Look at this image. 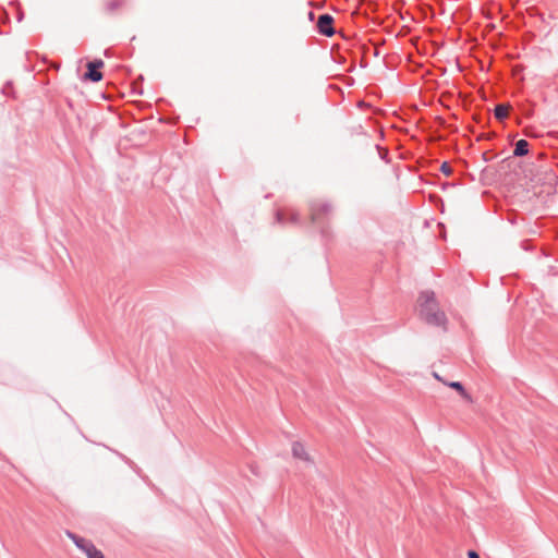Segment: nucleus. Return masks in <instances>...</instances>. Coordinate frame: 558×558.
<instances>
[{"label": "nucleus", "instance_id": "1", "mask_svg": "<svg viewBox=\"0 0 558 558\" xmlns=\"http://www.w3.org/2000/svg\"><path fill=\"white\" fill-rule=\"evenodd\" d=\"M420 315L425 323L436 327H442L446 330L447 317L439 310L438 303L433 291H423L418 296Z\"/></svg>", "mask_w": 558, "mask_h": 558}, {"label": "nucleus", "instance_id": "2", "mask_svg": "<svg viewBox=\"0 0 558 558\" xmlns=\"http://www.w3.org/2000/svg\"><path fill=\"white\" fill-rule=\"evenodd\" d=\"M310 213L312 222L320 226L332 214V205L325 201H312L310 203Z\"/></svg>", "mask_w": 558, "mask_h": 558}, {"label": "nucleus", "instance_id": "3", "mask_svg": "<svg viewBox=\"0 0 558 558\" xmlns=\"http://www.w3.org/2000/svg\"><path fill=\"white\" fill-rule=\"evenodd\" d=\"M105 63L101 59H96L87 63V71L84 74V78L94 83L102 80V73L100 69L104 68Z\"/></svg>", "mask_w": 558, "mask_h": 558}, {"label": "nucleus", "instance_id": "4", "mask_svg": "<svg viewBox=\"0 0 558 558\" xmlns=\"http://www.w3.org/2000/svg\"><path fill=\"white\" fill-rule=\"evenodd\" d=\"M316 27L318 33L326 37H331L336 33L333 28V17L328 13L318 16Z\"/></svg>", "mask_w": 558, "mask_h": 558}, {"label": "nucleus", "instance_id": "5", "mask_svg": "<svg viewBox=\"0 0 558 558\" xmlns=\"http://www.w3.org/2000/svg\"><path fill=\"white\" fill-rule=\"evenodd\" d=\"M276 221L279 225H287V223H298L299 222V214L294 210H277L276 211Z\"/></svg>", "mask_w": 558, "mask_h": 558}, {"label": "nucleus", "instance_id": "6", "mask_svg": "<svg viewBox=\"0 0 558 558\" xmlns=\"http://www.w3.org/2000/svg\"><path fill=\"white\" fill-rule=\"evenodd\" d=\"M66 534L76 545V547L80 548L85 554L89 553L94 547H96L92 541L81 537L75 533L68 532Z\"/></svg>", "mask_w": 558, "mask_h": 558}, {"label": "nucleus", "instance_id": "7", "mask_svg": "<svg viewBox=\"0 0 558 558\" xmlns=\"http://www.w3.org/2000/svg\"><path fill=\"white\" fill-rule=\"evenodd\" d=\"M292 456L295 459L305 461V462H312L310 454L305 450V447L300 441H294L292 444Z\"/></svg>", "mask_w": 558, "mask_h": 558}, {"label": "nucleus", "instance_id": "8", "mask_svg": "<svg viewBox=\"0 0 558 558\" xmlns=\"http://www.w3.org/2000/svg\"><path fill=\"white\" fill-rule=\"evenodd\" d=\"M529 153V142L526 140H519L513 149V156L522 157Z\"/></svg>", "mask_w": 558, "mask_h": 558}, {"label": "nucleus", "instance_id": "9", "mask_svg": "<svg viewBox=\"0 0 558 558\" xmlns=\"http://www.w3.org/2000/svg\"><path fill=\"white\" fill-rule=\"evenodd\" d=\"M511 109L510 105L507 104H499L494 109L495 118L499 121H502L506 119L509 114V110Z\"/></svg>", "mask_w": 558, "mask_h": 558}, {"label": "nucleus", "instance_id": "10", "mask_svg": "<svg viewBox=\"0 0 558 558\" xmlns=\"http://www.w3.org/2000/svg\"><path fill=\"white\" fill-rule=\"evenodd\" d=\"M125 4V0H109L106 3V10L109 13L117 11Z\"/></svg>", "mask_w": 558, "mask_h": 558}, {"label": "nucleus", "instance_id": "11", "mask_svg": "<svg viewBox=\"0 0 558 558\" xmlns=\"http://www.w3.org/2000/svg\"><path fill=\"white\" fill-rule=\"evenodd\" d=\"M448 386L454 390H457L464 399L471 400L470 395L465 391L463 385L460 381H451Z\"/></svg>", "mask_w": 558, "mask_h": 558}, {"label": "nucleus", "instance_id": "12", "mask_svg": "<svg viewBox=\"0 0 558 558\" xmlns=\"http://www.w3.org/2000/svg\"><path fill=\"white\" fill-rule=\"evenodd\" d=\"M87 558H105L104 554L96 547L86 554Z\"/></svg>", "mask_w": 558, "mask_h": 558}, {"label": "nucleus", "instance_id": "13", "mask_svg": "<svg viewBox=\"0 0 558 558\" xmlns=\"http://www.w3.org/2000/svg\"><path fill=\"white\" fill-rule=\"evenodd\" d=\"M440 171L445 175H450L452 173V168H451V166L448 162H442V165L440 167Z\"/></svg>", "mask_w": 558, "mask_h": 558}, {"label": "nucleus", "instance_id": "14", "mask_svg": "<svg viewBox=\"0 0 558 558\" xmlns=\"http://www.w3.org/2000/svg\"><path fill=\"white\" fill-rule=\"evenodd\" d=\"M308 15H310V19H311V20H313V17H314V13H313V12H310V13H308Z\"/></svg>", "mask_w": 558, "mask_h": 558}, {"label": "nucleus", "instance_id": "15", "mask_svg": "<svg viewBox=\"0 0 558 558\" xmlns=\"http://www.w3.org/2000/svg\"><path fill=\"white\" fill-rule=\"evenodd\" d=\"M322 234L325 235L326 231L324 229L320 230Z\"/></svg>", "mask_w": 558, "mask_h": 558}]
</instances>
